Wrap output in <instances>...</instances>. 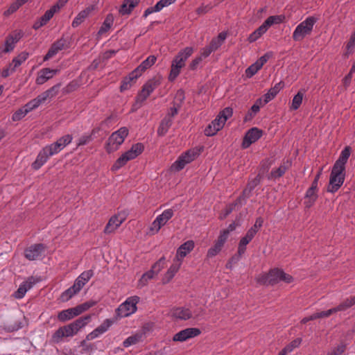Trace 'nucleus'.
Listing matches in <instances>:
<instances>
[{"instance_id":"30","label":"nucleus","mask_w":355,"mask_h":355,"mask_svg":"<svg viewBox=\"0 0 355 355\" xmlns=\"http://www.w3.org/2000/svg\"><path fill=\"white\" fill-rule=\"evenodd\" d=\"M139 1L140 0H124L119 8V13L122 15L130 14Z\"/></svg>"},{"instance_id":"33","label":"nucleus","mask_w":355,"mask_h":355,"mask_svg":"<svg viewBox=\"0 0 355 355\" xmlns=\"http://www.w3.org/2000/svg\"><path fill=\"white\" fill-rule=\"evenodd\" d=\"M263 105H264V104L262 102V98H258L245 114L244 117V121L248 122L251 121L254 116L259 112L260 107Z\"/></svg>"},{"instance_id":"18","label":"nucleus","mask_w":355,"mask_h":355,"mask_svg":"<svg viewBox=\"0 0 355 355\" xmlns=\"http://www.w3.org/2000/svg\"><path fill=\"white\" fill-rule=\"evenodd\" d=\"M263 132L257 128H252L245 135L242 146L243 148H248L252 144L256 142L262 136Z\"/></svg>"},{"instance_id":"8","label":"nucleus","mask_w":355,"mask_h":355,"mask_svg":"<svg viewBox=\"0 0 355 355\" xmlns=\"http://www.w3.org/2000/svg\"><path fill=\"white\" fill-rule=\"evenodd\" d=\"M139 302L138 296H132L121 304L116 309V314L119 318L128 317L137 311V304Z\"/></svg>"},{"instance_id":"57","label":"nucleus","mask_w":355,"mask_h":355,"mask_svg":"<svg viewBox=\"0 0 355 355\" xmlns=\"http://www.w3.org/2000/svg\"><path fill=\"white\" fill-rule=\"evenodd\" d=\"M45 101V99L43 98V96L40 94L35 98L30 101L29 105L32 107L33 110L37 108L42 103Z\"/></svg>"},{"instance_id":"35","label":"nucleus","mask_w":355,"mask_h":355,"mask_svg":"<svg viewBox=\"0 0 355 355\" xmlns=\"http://www.w3.org/2000/svg\"><path fill=\"white\" fill-rule=\"evenodd\" d=\"M351 148L349 146H345L341 151L338 159L336 161L334 165L340 166L345 169V164L350 156Z\"/></svg>"},{"instance_id":"4","label":"nucleus","mask_w":355,"mask_h":355,"mask_svg":"<svg viewBox=\"0 0 355 355\" xmlns=\"http://www.w3.org/2000/svg\"><path fill=\"white\" fill-rule=\"evenodd\" d=\"M144 150V146L141 143H137L132 146L131 148L123 154H122L112 165L111 170L112 171H117L122 166H125L126 163L132 159L138 157Z\"/></svg>"},{"instance_id":"37","label":"nucleus","mask_w":355,"mask_h":355,"mask_svg":"<svg viewBox=\"0 0 355 355\" xmlns=\"http://www.w3.org/2000/svg\"><path fill=\"white\" fill-rule=\"evenodd\" d=\"M173 124V119H170L169 116H165L160 122L157 128V135L159 137L164 136Z\"/></svg>"},{"instance_id":"17","label":"nucleus","mask_w":355,"mask_h":355,"mask_svg":"<svg viewBox=\"0 0 355 355\" xmlns=\"http://www.w3.org/2000/svg\"><path fill=\"white\" fill-rule=\"evenodd\" d=\"M201 331L198 328H187L176 333L173 338V341L184 342L189 338L199 336Z\"/></svg>"},{"instance_id":"42","label":"nucleus","mask_w":355,"mask_h":355,"mask_svg":"<svg viewBox=\"0 0 355 355\" xmlns=\"http://www.w3.org/2000/svg\"><path fill=\"white\" fill-rule=\"evenodd\" d=\"M268 31L267 27L263 23L258 28L252 32L248 37V40L252 43L257 41L261 36Z\"/></svg>"},{"instance_id":"25","label":"nucleus","mask_w":355,"mask_h":355,"mask_svg":"<svg viewBox=\"0 0 355 355\" xmlns=\"http://www.w3.org/2000/svg\"><path fill=\"white\" fill-rule=\"evenodd\" d=\"M171 316L177 320H187L192 317V312L189 309L184 307H175L171 311Z\"/></svg>"},{"instance_id":"46","label":"nucleus","mask_w":355,"mask_h":355,"mask_svg":"<svg viewBox=\"0 0 355 355\" xmlns=\"http://www.w3.org/2000/svg\"><path fill=\"white\" fill-rule=\"evenodd\" d=\"M26 1V0H16L9 6L6 10L4 11L3 15L5 16L10 15L11 14L16 12Z\"/></svg>"},{"instance_id":"62","label":"nucleus","mask_w":355,"mask_h":355,"mask_svg":"<svg viewBox=\"0 0 355 355\" xmlns=\"http://www.w3.org/2000/svg\"><path fill=\"white\" fill-rule=\"evenodd\" d=\"M261 182V177L259 175H257L254 179L249 181L246 187L252 192V191L254 189V188L259 184Z\"/></svg>"},{"instance_id":"22","label":"nucleus","mask_w":355,"mask_h":355,"mask_svg":"<svg viewBox=\"0 0 355 355\" xmlns=\"http://www.w3.org/2000/svg\"><path fill=\"white\" fill-rule=\"evenodd\" d=\"M35 284L33 277H30L28 279L22 282L18 289L15 292L14 297L17 299H21L24 297L26 293L30 290Z\"/></svg>"},{"instance_id":"36","label":"nucleus","mask_w":355,"mask_h":355,"mask_svg":"<svg viewBox=\"0 0 355 355\" xmlns=\"http://www.w3.org/2000/svg\"><path fill=\"white\" fill-rule=\"evenodd\" d=\"M291 166V163L287 161L286 163L284 162L277 169H273L271 171L270 175H268V179H277L282 177L286 171Z\"/></svg>"},{"instance_id":"38","label":"nucleus","mask_w":355,"mask_h":355,"mask_svg":"<svg viewBox=\"0 0 355 355\" xmlns=\"http://www.w3.org/2000/svg\"><path fill=\"white\" fill-rule=\"evenodd\" d=\"M226 37L227 33L225 32L220 33L217 37H213L211 40L209 44L210 49H211L214 52L218 50L221 46Z\"/></svg>"},{"instance_id":"55","label":"nucleus","mask_w":355,"mask_h":355,"mask_svg":"<svg viewBox=\"0 0 355 355\" xmlns=\"http://www.w3.org/2000/svg\"><path fill=\"white\" fill-rule=\"evenodd\" d=\"M139 340V336L137 335H134L128 337L123 342V345L124 347H128L132 345L137 344Z\"/></svg>"},{"instance_id":"60","label":"nucleus","mask_w":355,"mask_h":355,"mask_svg":"<svg viewBox=\"0 0 355 355\" xmlns=\"http://www.w3.org/2000/svg\"><path fill=\"white\" fill-rule=\"evenodd\" d=\"M355 46V33H353L350 37L349 40L348 41L346 49H347V54H351L354 52Z\"/></svg>"},{"instance_id":"2","label":"nucleus","mask_w":355,"mask_h":355,"mask_svg":"<svg viewBox=\"0 0 355 355\" xmlns=\"http://www.w3.org/2000/svg\"><path fill=\"white\" fill-rule=\"evenodd\" d=\"M233 114V110L230 107H227L221 110L215 119H214L205 129V135L208 137H212L220 130L227 120Z\"/></svg>"},{"instance_id":"39","label":"nucleus","mask_w":355,"mask_h":355,"mask_svg":"<svg viewBox=\"0 0 355 355\" xmlns=\"http://www.w3.org/2000/svg\"><path fill=\"white\" fill-rule=\"evenodd\" d=\"M29 53L22 51L17 55V56L12 58V62L10 63L13 67L12 69H17L23 62H24L29 57Z\"/></svg>"},{"instance_id":"61","label":"nucleus","mask_w":355,"mask_h":355,"mask_svg":"<svg viewBox=\"0 0 355 355\" xmlns=\"http://www.w3.org/2000/svg\"><path fill=\"white\" fill-rule=\"evenodd\" d=\"M44 148L48 153V155L51 157L60 152L59 148L55 146L54 143L44 146Z\"/></svg>"},{"instance_id":"34","label":"nucleus","mask_w":355,"mask_h":355,"mask_svg":"<svg viewBox=\"0 0 355 355\" xmlns=\"http://www.w3.org/2000/svg\"><path fill=\"white\" fill-rule=\"evenodd\" d=\"M256 234L254 230H248L245 235L242 237L239 243L238 248L240 252L245 253L246 251V245L252 240Z\"/></svg>"},{"instance_id":"64","label":"nucleus","mask_w":355,"mask_h":355,"mask_svg":"<svg viewBox=\"0 0 355 355\" xmlns=\"http://www.w3.org/2000/svg\"><path fill=\"white\" fill-rule=\"evenodd\" d=\"M73 139V137L71 135H65L60 138H59L57 141L60 142L62 146L64 148L69 145Z\"/></svg>"},{"instance_id":"15","label":"nucleus","mask_w":355,"mask_h":355,"mask_svg":"<svg viewBox=\"0 0 355 355\" xmlns=\"http://www.w3.org/2000/svg\"><path fill=\"white\" fill-rule=\"evenodd\" d=\"M45 250L43 243L33 244L24 250V257L29 261H34L41 257Z\"/></svg>"},{"instance_id":"31","label":"nucleus","mask_w":355,"mask_h":355,"mask_svg":"<svg viewBox=\"0 0 355 355\" xmlns=\"http://www.w3.org/2000/svg\"><path fill=\"white\" fill-rule=\"evenodd\" d=\"M156 60L157 58L155 55H149L134 70L137 71V74H139L141 76L144 71L149 69L155 63Z\"/></svg>"},{"instance_id":"47","label":"nucleus","mask_w":355,"mask_h":355,"mask_svg":"<svg viewBox=\"0 0 355 355\" xmlns=\"http://www.w3.org/2000/svg\"><path fill=\"white\" fill-rule=\"evenodd\" d=\"M304 92L302 90H300L297 94H295L292 100V104L291 106V109L293 110H297L301 105L303 100Z\"/></svg>"},{"instance_id":"49","label":"nucleus","mask_w":355,"mask_h":355,"mask_svg":"<svg viewBox=\"0 0 355 355\" xmlns=\"http://www.w3.org/2000/svg\"><path fill=\"white\" fill-rule=\"evenodd\" d=\"M60 86H61V84L58 83V84L53 85V87H51V88H49V89L46 90L41 94H42V96H43V98L46 101L48 98H52V97L56 96L57 94L58 93Z\"/></svg>"},{"instance_id":"28","label":"nucleus","mask_w":355,"mask_h":355,"mask_svg":"<svg viewBox=\"0 0 355 355\" xmlns=\"http://www.w3.org/2000/svg\"><path fill=\"white\" fill-rule=\"evenodd\" d=\"M140 77L139 74H137V71L133 70L129 75L125 77L121 81L120 86V91L123 92L129 89L131 86L136 82L137 79Z\"/></svg>"},{"instance_id":"58","label":"nucleus","mask_w":355,"mask_h":355,"mask_svg":"<svg viewBox=\"0 0 355 355\" xmlns=\"http://www.w3.org/2000/svg\"><path fill=\"white\" fill-rule=\"evenodd\" d=\"M302 343V339L300 338H297L293 341H291L288 345H287L284 348L288 352H291L294 349L298 347Z\"/></svg>"},{"instance_id":"48","label":"nucleus","mask_w":355,"mask_h":355,"mask_svg":"<svg viewBox=\"0 0 355 355\" xmlns=\"http://www.w3.org/2000/svg\"><path fill=\"white\" fill-rule=\"evenodd\" d=\"M98 132L97 129H93L90 134H84L79 139L78 142L77 144L78 146H85L92 141V136Z\"/></svg>"},{"instance_id":"14","label":"nucleus","mask_w":355,"mask_h":355,"mask_svg":"<svg viewBox=\"0 0 355 355\" xmlns=\"http://www.w3.org/2000/svg\"><path fill=\"white\" fill-rule=\"evenodd\" d=\"M270 285H275L282 281L286 283H291L293 278L291 275L284 272L282 269L273 268L269 271Z\"/></svg>"},{"instance_id":"24","label":"nucleus","mask_w":355,"mask_h":355,"mask_svg":"<svg viewBox=\"0 0 355 355\" xmlns=\"http://www.w3.org/2000/svg\"><path fill=\"white\" fill-rule=\"evenodd\" d=\"M80 315L77 307H72L62 310L58 313V320L61 322H65Z\"/></svg>"},{"instance_id":"32","label":"nucleus","mask_w":355,"mask_h":355,"mask_svg":"<svg viewBox=\"0 0 355 355\" xmlns=\"http://www.w3.org/2000/svg\"><path fill=\"white\" fill-rule=\"evenodd\" d=\"M174 261L175 262L171 266V267L168 268V270L164 275V277L163 278L164 284L169 282L173 278V277L180 268L182 262L180 261H177V259L175 260Z\"/></svg>"},{"instance_id":"59","label":"nucleus","mask_w":355,"mask_h":355,"mask_svg":"<svg viewBox=\"0 0 355 355\" xmlns=\"http://www.w3.org/2000/svg\"><path fill=\"white\" fill-rule=\"evenodd\" d=\"M260 69L259 67L254 63L245 69V75L248 78H251Z\"/></svg>"},{"instance_id":"63","label":"nucleus","mask_w":355,"mask_h":355,"mask_svg":"<svg viewBox=\"0 0 355 355\" xmlns=\"http://www.w3.org/2000/svg\"><path fill=\"white\" fill-rule=\"evenodd\" d=\"M23 327L22 322L20 321H15L12 324H8L6 329L9 332L18 331Z\"/></svg>"},{"instance_id":"44","label":"nucleus","mask_w":355,"mask_h":355,"mask_svg":"<svg viewBox=\"0 0 355 355\" xmlns=\"http://www.w3.org/2000/svg\"><path fill=\"white\" fill-rule=\"evenodd\" d=\"M285 20V16L283 15H272L268 17L266 21L263 22L264 25L268 29L269 27L274 24H279L284 22Z\"/></svg>"},{"instance_id":"6","label":"nucleus","mask_w":355,"mask_h":355,"mask_svg":"<svg viewBox=\"0 0 355 355\" xmlns=\"http://www.w3.org/2000/svg\"><path fill=\"white\" fill-rule=\"evenodd\" d=\"M128 129L126 127H121L112 132L107 141L106 151L111 153L118 150L128 135Z\"/></svg>"},{"instance_id":"21","label":"nucleus","mask_w":355,"mask_h":355,"mask_svg":"<svg viewBox=\"0 0 355 355\" xmlns=\"http://www.w3.org/2000/svg\"><path fill=\"white\" fill-rule=\"evenodd\" d=\"M194 242L191 240L187 241L182 244L177 250L175 259L182 261V259L193 250L194 248Z\"/></svg>"},{"instance_id":"23","label":"nucleus","mask_w":355,"mask_h":355,"mask_svg":"<svg viewBox=\"0 0 355 355\" xmlns=\"http://www.w3.org/2000/svg\"><path fill=\"white\" fill-rule=\"evenodd\" d=\"M94 272L92 270H88L83 272L75 280L73 286L78 291H80L82 288L89 282L93 277Z\"/></svg>"},{"instance_id":"19","label":"nucleus","mask_w":355,"mask_h":355,"mask_svg":"<svg viewBox=\"0 0 355 355\" xmlns=\"http://www.w3.org/2000/svg\"><path fill=\"white\" fill-rule=\"evenodd\" d=\"M113 323L114 320L111 319H105L102 324L87 335L86 340H92L99 337L101 334L105 333Z\"/></svg>"},{"instance_id":"53","label":"nucleus","mask_w":355,"mask_h":355,"mask_svg":"<svg viewBox=\"0 0 355 355\" xmlns=\"http://www.w3.org/2000/svg\"><path fill=\"white\" fill-rule=\"evenodd\" d=\"M223 246L215 242L213 247L210 248L207 254L208 258H212L216 256L222 250Z\"/></svg>"},{"instance_id":"41","label":"nucleus","mask_w":355,"mask_h":355,"mask_svg":"<svg viewBox=\"0 0 355 355\" xmlns=\"http://www.w3.org/2000/svg\"><path fill=\"white\" fill-rule=\"evenodd\" d=\"M118 221H119L118 216L114 215L112 216L104 229V232L105 234H110L113 232L121 225H118Z\"/></svg>"},{"instance_id":"50","label":"nucleus","mask_w":355,"mask_h":355,"mask_svg":"<svg viewBox=\"0 0 355 355\" xmlns=\"http://www.w3.org/2000/svg\"><path fill=\"white\" fill-rule=\"evenodd\" d=\"M354 302L352 300L351 297L345 299L343 302L340 303L337 306L334 307L336 310V313L339 311H345L354 306Z\"/></svg>"},{"instance_id":"52","label":"nucleus","mask_w":355,"mask_h":355,"mask_svg":"<svg viewBox=\"0 0 355 355\" xmlns=\"http://www.w3.org/2000/svg\"><path fill=\"white\" fill-rule=\"evenodd\" d=\"M346 351V345L340 343L338 346L334 347L327 355H343Z\"/></svg>"},{"instance_id":"7","label":"nucleus","mask_w":355,"mask_h":355,"mask_svg":"<svg viewBox=\"0 0 355 355\" xmlns=\"http://www.w3.org/2000/svg\"><path fill=\"white\" fill-rule=\"evenodd\" d=\"M345 178V169L336 165L333 166L329 178L327 191L336 192L343 184Z\"/></svg>"},{"instance_id":"51","label":"nucleus","mask_w":355,"mask_h":355,"mask_svg":"<svg viewBox=\"0 0 355 355\" xmlns=\"http://www.w3.org/2000/svg\"><path fill=\"white\" fill-rule=\"evenodd\" d=\"M96 304V302L94 300H89L81 304L76 306L80 314H82L83 312L87 311L91 307L95 306Z\"/></svg>"},{"instance_id":"40","label":"nucleus","mask_w":355,"mask_h":355,"mask_svg":"<svg viewBox=\"0 0 355 355\" xmlns=\"http://www.w3.org/2000/svg\"><path fill=\"white\" fill-rule=\"evenodd\" d=\"M90 8H87L86 10H82L80 12L77 16L73 19L71 26L73 28L78 27L80 25L85 19L88 17L89 13L91 12Z\"/></svg>"},{"instance_id":"56","label":"nucleus","mask_w":355,"mask_h":355,"mask_svg":"<svg viewBox=\"0 0 355 355\" xmlns=\"http://www.w3.org/2000/svg\"><path fill=\"white\" fill-rule=\"evenodd\" d=\"M79 87V84L76 80H72L63 89L64 93L69 94L76 91Z\"/></svg>"},{"instance_id":"13","label":"nucleus","mask_w":355,"mask_h":355,"mask_svg":"<svg viewBox=\"0 0 355 355\" xmlns=\"http://www.w3.org/2000/svg\"><path fill=\"white\" fill-rule=\"evenodd\" d=\"M69 47L68 40L64 36L54 42L44 57V61H47L55 56L59 51Z\"/></svg>"},{"instance_id":"43","label":"nucleus","mask_w":355,"mask_h":355,"mask_svg":"<svg viewBox=\"0 0 355 355\" xmlns=\"http://www.w3.org/2000/svg\"><path fill=\"white\" fill-rule=\"evenodd\" d=\"M113 22H114V17H113L112 14H108L106 16L98 33L99 35H103V34L107 33L110 30V28L112 27Z\"/></svg>"},{"instance_id":"29","label":"nucleus","mask_w":355,"mask_h":355,"mask_svg":"<svg viewBox=\"0 0 355 355\" xmlns=\"http://www.w3.org/2000/svg\"><path fill=\"white\" fill-rule=\"evenodd\" d=\"M51 156L43 148L38 153L35 160L33 162L31 166L34 170L40 169L49 159Z\"/></svg>"},{"instance_id":"26","label":"nucleus","mask_w":355,"mask_h":355,"mask_svg":"<svg viewBox=\"0 0 355 355\" xmlns=\"http://www.w3.org/2000/svg\"><path fill=\"white\" fill-rule=\"evenodd\" d=\"M175 99L179 101V103L174 102L173 106L169 109L168 112L165 116H169L170 119H173L178 113V110L181 107V104L184 100V94L182 90H178L175 95Z\"/></svg>"},{"instance_id":"54","label":"nucleus","mask_w":355,"mask_h":355,"mask_svg":"<svg viewBox=\"0 0 355 355\" xmlns=\"http://www.w3.org/2000/svg\"><path fill=\"white\" fill-rule=\"evenodd\" d=\"M55 8L51 7L50 9L47 10L45 13L40 18L45 24L53 17L54 14L56 13Z\"/></svg>"},{"instance_id":"3","label":"nucleus","mask_w":355,"mask_h":355,"mask_svg":"<svg viewBox=\"0 0 355 355\" xmlns=\"http://www.w3.org/2000/svg\"><path fill=\"white\" fill-rule=\"evenodd\" d=\"M193 49L187 46L181 50L172 61L168 80L173 81L179 76L181 69L185 65L187 60L192 55Z\"/></svg>"},{"instance_id":"12","label":"nucleus","mask_w":355,"mask_h":355,"mask_svg":"<svg viewBox=\"0 0 355 355\" xmlns=\"http://www.w3.org/2000/svg\"><path fill=\"white\" fill-rule=\"evenodd\" d=\"M24 32L21 30H15L8 34L4 42V48L1 51L3 53L12 52L18 42L23 37Z\"/></svg>"},{"instance_id":"1","label":"nucleus","mask_w":355,"mask_h":355,"mask_svg":"<svg viewBox=\"0 0 355 355\" xmlns=\"http://www.w3.org/2000/svg\"><path fill=\"white\" fill-rule=\"evenodd\" d=\"M89 315L80 317L73 322L58 328L52 335V341L59 343L64 337H72L81 329L85 327L90 321Z\"/></svg>"},{"instance_id":"11","label":"nucleus","mask_w":355,"mask_h":355,"mask_svg":"<svg viewBox=\"0 0 355 355\" xmlns=\"http://www.w3.org/2000/svg\"><path fill=\"white\" fill-rule=\"evenodd\" d=\"M174 211L172 209L164 210L161 214L158 215L150 227V231L153 234L157 233L159 230L165 225L167 222L173 217Z\"/></svg>"},{"instance_id":"5","label":"nucleus","mask_w":355,"mask_h":355,"mask_svg":"<svg viewBox=\"0 0 355 355\" xmlns=\"http://www.w3.org/2000/svg\"><path fill=\"white\" fill-rule=\"evenodd\" d=\"M318 19L313 16H309L305 20L300 23L293 33V40L295 42L303 40L312 33L313 26Z\"/></svg>"},{"instance_id":"20","label":"nucleus","mask_w":355,"mask_h":355,"mask_svg":"<svg viewBox=\"0 0 355 355\" xmlns=\"http://www.w3.org/2000/svg\"><path fill=\"white\" fill-rule=\"evenodd\" d=\"M60 72L59 69H52L50 68H44L41 69L36 78V84L43 85L48 80L52 78L55 75Z\"/></svg>"},{"instance_id":"9","label":"nucleus","mask_w":355,"mask_h":355,"mask_svg":"<svg viewBox=\"0 0 355 355\" xmlns=\"http://www.w3.org/2000/svg\"><path fill=\"white\" fill-rule=\"evenodd\" d=\"M161 84L159 78H153L148 80L142 87L141 90L136 97V105L140 107L144 101L150 95V94Z\"/></svg>"},{"instance_id":"27","label":"nucleus","mask_w":355,"mask_h":355,"mask_svg":"<svg viewBox=\"0 0 355 355\" xmlns=\"http://www.w3.org/2000/svg\"><path fill=\"white\" fill-rule=\"evenodd\" d=\"M284 87V83L283 81L276 83L274 87H271L268 92L263 95L262 98L263 103L266 105L273 99Z\"/></svg>"},{"instance_id":"10","label":"nucleus","mask_w":355,"mask_h":355,"mask_svg":"<svg viewBox=\"0 0 355 355\" xmlns=\"http://www.w3.org/2000/svg\"><path fill=\"white\" fill-rule=\"evenodd\" d=\"M198 155L199 153L195 149L188 150L178 157L177 160L172 164L171 168L174 171H180L187 164L193 162Z\"/></svg>"},{"instance_id":"16","label":"nucleus","mask_w":355,"mask_h":355,"mask_svg":"<svg viewBox=\"0 0 355 355\" xmlns=\"http://www.w3.org/2000/svg\"><path fill=\"white\" fill-rule=\"evenodd\" d=\"M166 259L164 257H161L153 266L152 268L143 274L139 282L142 285H146L148 280L153 279L165 264Z\"/></svg>"},{"instance_id":"45","label":"nucleus","mask_w":355,"mask_h":355,"mask_svg":"<svg viewBox=\"0 0 355 355\" xmlns=\"http://www.w3.org/2000/svg\"><path fill=\"white\" fill-rule=\"evenodd\" d=\"M78 293H79V291H78L76 288H73V286H71L68 289L62 293L60 295V300L62 302H67Z\"/></svg>"}]
</instances>
